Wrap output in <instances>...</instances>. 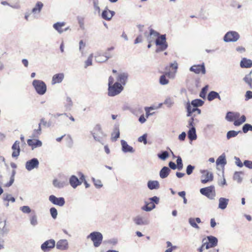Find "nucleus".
Wrapping results in <instances>:
<instances>
[{
	"label": "nucleus",
	"mask_w": 252,
	"mask_h": 252,
	"mask_svg": "<svg viewBox=\"0 0 252 252\" xmlns=\"http://www.w3.org/2000/svg\"><path fill=\"white\" fill-rule=\"evenodd\" d=\"M91 134L94 139L103 144V139L106 137V134L103 132L100 125H96L93 130L91 131Z\"/></svg>",
	"instance_id": "nucleus-1"
},
{
	"label": "nucleus",
	"mask_w": 252,
	"mask_h": 252,
	"mask_svg": "<svg viewBox=\"0 0 252 252\" xmlns=\"http://www.w3.org/2000/svg\"><path fill=\"white\" fill-rule=\"evenodd\" d=\"M32 86L36 93L39 95H43L47 90L46 84L40 80H34L32 83Z\"/></svg>",
	"instance_id": "nucleus-2"
},
{
	"label": "nucleus",
	"mask_w": 252,
	"mask_h": 252,
	"mask_svg": "<svg viewBox=\"0 0 252 252\" xmlns=\"http://www.w3.org/2000/svg\"><path fill=\"white\" fill-rule=\"evenodd\" d=\"M87 238L91 239L95 247H98L102 243L103 235L99 232L94 231L87 236Z\"/></svg>",
	"instance_id": "nucleus-3"
},
{
	"label": "nucleus",
	"mask_w": 252,
	"mask_h": 252,
	"mask_svg": "<svg viewBox=\"0 0 252 252\" xmlns=\"http://www.w3.org/2000/svg\"><path fill=\"white\" fill-rule=\"evenodd\" d=\"M155 43L157 46H159L158 48L156 50L157 53L164 51L168 47L167 43L166 41V35L161 34L159 35L156 40Z\"/></svg>",
	"instance_id": "nucleus-4"
},
{
	"label": "nucleus",
	"mask_w": 252,
	"mask_h": 252,
	"mask_svg": "<svg viewBox=\"0 0 252 252\" xmlns=\"http://www.w3.org/2000/svg\"><path fill=\"white\" fill-rule=\"evenodd\" d=\"M123 86L119 82H115L113 85L108 86V95L114 96L119 94L123 90Z\"/></svg>",
	"instance_id": "nucleus-5"
},
{
	"label": "nucleus",
	"mask_w": 252,
	"mask_h": 252,
	"mask_svg": "<svg viewBox=\"0 0 252 252\" xmlns=\"http://www.w3.org/2000/svg\"><path fill=\"white\" fill-rule=\"evenodd\" d=\"M240 38V35L237 32L229 31L223 36V41L225 42H235Z\"/></svg>",
	"instance_id": "nucleus-6"
},
{
	"label": "nucleus",
	"mask_w": 252,
	"mask_h": 252,
	"mask_svg": "<svg viewBox=\"0 0 252 252\" xmlns=\"http://www.w3.org/2000/svg\"><path fill=\"white\" fill-rule=\"evenodd\" d=\"M200 192L210 199H214L216 195L215 187L213 186L202 188L200 189Z\"/></svg>",
	"instance_id": "nucleus-7"
},
{
	"label": "nucleus",
	"mask_w": 252,
	"mask_h": 252,
	"mask_svg": "<svg viewBox=\"0 0 252 252\" xmlns=\"http://www.w3.org/2000/svg\"><path fill=\"white\" fill-rule=\"evenodd\" d=\"M39 161L36 158H32L28 160L25 163L26 169L30 171L35 168H37L39 166Z\"/></svg>",
	"instance_id": "nucleus-8"
},
{
	"label": "nucleus",
	"mask_w": 252,
	"mask_h": 252,
	"mask_svg": "<svg viewBox=\"0 0 252 252\" xmlns=\"http://www.w3.org/2000/svg\"><path fill=\"white\" fill-rule=\"evenodd\" d=\"M49 200L54 205L60 207L63 206L65 203V199L63 197H57L54 195H51L49 196Z\"/></svg>",
	"instance_id": "nucleus-9"
},
{
	"label": "nucleus",
	"mask_w": 252,
	"mask_h": 252,
	"mask_svg": "<svg viewBox=\"0 0 252 252\" xmlns=\"http://www.w3.org/2000/svg\"><path fill=\"white\" fill-rule=\"evenodd\" d=\"M55 241L54 239H50L44 242L41 246V249L44 252H49L51 249L55 247Z\"/></svg>",
	"instance_id": "nucleus-10"
},
{
	"label": "nucleus",
	"mask_w": 252,
	"mask_h": 252,
	"mask_svg": "<svg viewBox=\"0 0 252 252\" xmlns=\"http://www.w3.org/2000/svg\"><path fill=\"white\" fill-rule=\"evenodd\" d=\"M133 221L137 225H146L150 223L149 220L146 217L137 215L133 218Z\"/></svg>",
	"instance_id": "nucleus-11"
},
{
	"label": "nucleus",
	"mask_w": 252,
	"mask_h": 252,
	"mask_svg": "<svg viewBox=\"0 0 252 252\" xmlns=\"http://www.w3.org/2000/svg\"><path fill=\"white\" fill-rule=\"evenodd\" d=\"M201 173L202 174L201 176V183L206 184L209 181H211L213 179V174L208 172L207 170H201Z\"/></svg>",
	"instance_id": "nucleus-12"
},
{
	"label": "nucleus",
	"mask_w": 252,
	"mask_h": 252,
	"mask_svg": "<svg viewBox=\"0 0 252 252\" xmlns=\"http://www.w3.org/2000/svg\"><path fill=\"white\" fill-rule=\"evenodd\" d=\"M189 70L190 71L194 72L196 74H199L200 72L203 74H205L206 73V69L203 63L201 65H194L191 66L189 68Z\"/></svg>",
	"instance_id": "nucleus-13"
},
{
	"label": "nucleus",
	"mask_w": 252,
	"mask_h": 252,
	"mask_svg": "<svg viewBox=\"0 0 252 252\" xmlns=\"http://www.w3.org/2000/svg\"><path fill=\"white\" fill-rule=\"evenodd\" d=\"M56 246L57 249L61 251L67 250L69 248L68 241L66 239L60 240Z\"/></svg>",
	"instance_id": "nucleus-14"
},
{
	"label": "nucleus",
	"mask_w": 252,
	"mask_h": 252,
	"mask_svg": "<svg viewBox=\"0 0 252 252\" xmlns=\"http://www.w3.org/2000/svg\"><path fill=\"white\" fill-rule=\"evenodd\" d=\"M115 13L114 11L109 10L107 7H106L102 12L101 17L103 19L109 21L115 15Z\"/></svg>",
	"instance_id": "nucleus-15"
},
{
	"label": "nucleus",
	"mask_w": 252,
	"mask_h": 252,
	"mask_svg": "<svg viewBox=\"0 0 252 252\" xmlns=\"http://www.w3.org/2000/svg\"><path fill=\"white\" fill-rule=\"evenodd\" d=\"M27 143L29 146L31 147L32 150L42 145V142L38 139H28Z\"/></svg>",
	"instance_id": "nucleus-16"
},
{
	"label": "nucleus",
	"mask_w": 252,
	"mask_h": 252,
	"mask_svg": "<svg viewBox=\"0 0 252 252\" xmlns=\"http://www.w3.org/2000/svg\"><path fill=\"white\" fill-rule=\"evenodd\" d=\"M19 145L20 142L18 141H16L13 144L12 146V149L13 150L12 157L13 158H17L19 156L20 152Z\"/></svg>",
	"instance_id": "nucleus-17"
},
{
	"label": "nucleus",
	"mask_w": 252,
	"mask_h": 252,
	"mask_svg": "<svg viewBox=\"0 0 252 252\" xmlns=\"http://www.w3.org/2000/svg\"><path fill=\"white\" fill-rule=\"evenodd\" d=\"M192 105H190V103L189 101V100L185 105V107L187 110V116L188 117L193 116V113L196 112L197 107H192Z\"/></svg>",
	"instance_id": "nucleus-18"
},
{
	"label": "nucleus",
	"mask_w": 252,
	"mask_h": 252,
	"mask_svg": "<svg viewBox=\"0 0 252 252\" xmlns=\"http://www.w3.org/2000/svg\"><path fill=\"white\" fill-rule=\"evenodd\" d=\"M121 145H122V150L124 153H133L134 152V150L133 148L128 145L127 142L124 140H122L121 141Z\"/></svg>",
	"instance_id": "nucleus-19"
},
{
	"label": "nucleus",
	"mask_w": 252,
	"mask_h": 252,
	"mask_svg": "<svg viewBox=\"0 0 252 252\" xmlns=\"http://www.w3.org/2000/svg\"><path fill=\"white\" fill-rule=\"evenodd\" d=\"M128 78V74L126 72H122L118 74L117 78L118 82H120L122 85H125Z\"/></svg>",
	"instance_id": "nucleus-20"
},
{
	"label": "nucleus",
	"mask_w": 252,
	"mask_h": 252,
	"mask_svg": "<svg viewBox=\"0 0 252 252\" xmlns=\"http://www.w3.org/2000/svg\"><path fill=\"white\" fill-rule=\"evenodd\" d=\"M69 184L71 186L75 189L77 186L81 185L82 182L75 175H72L69 178Z\"/></svg>",
	"instance_id": "nucleus-21"
},
{
	"label": "nucleus",
	"mask_w": 252,
	"mask_h": 252,
	"mask_svg": "<svg viewBox=\"0 0 252 252\" xmlns=\"http://www.w3.org/2000/svg\"><path fill=\"white\" fill-rule=\"evenodd\" d=\"M229 202V199L224 197H220L219 199L218 208L221 210L226 208Z\"/></svg>",
	"instance_id": "nucleus-22"
},
{
	"label": "nucleus",
	"mask_w": 252,
	"mask_h": 252,
	"mask_svg": "<svg viewBox=\"0 0 252 252\" xmlns=\"http://www.w3.org/2000/svg\"><path fill=\"white\" fill-rule=\"evenodd\" d=\"M227 163L225 153H222L216 160L217 165H221L224 167Z\"/></svg>",
	"instance_id": "nucleus-23"
},
{
	"label": "nucleus",
	"mask_w": 252,
	"mask_h": 252,
	"mask_svg": "<svg viewBox=\"0 0 252 252\" xmlns=\"http://www.w3.org/2000/svg\"><path fill=\"white\" fill-rule=\"evenodd\" d=\"M188 137L190 141L195 140L197 139L196 129L194 126H192L189 128L188 132Z\"/></svg>",
	"instance_id": "nucleus-24"
},
{
	"label": "nucleus",
	"mask_w": 252,
	"mask_h": 252,
	"mask_svg": "<svg viewBox=\"0 0 252 252\" xmlns=\"http://www.w3.org/2000/svg\"><path fill=\"white\" fill-rule=\"evenodd\" d=\"M240 66L242 68H250L252 67V61L250 59L243 58L241 61Z\"/></svg>",
	"instance_id": "nucleus-25"
},
{
	"label": "nucleus",
	"mask_w": 252,
	"mask_h": 252,
	"mask_svg": "<svg viewBox=\"0 0 252 252\" xmlns=\"http://www.w3.org/2000/svg\"><path fill=\"white\" fill-rule=\"evenodd\" d=\"M148 188L151 189H158L159 188V183L158 181L150 180L147 183Z\"/></svg>",
	"instance_id": "nucleus-26"
},
{
	"label": "nucleus",
	"mask_w": 252,
	"mask_h": 252,
	"mask_svg": "<svg viewBox=\"0 0 252 252\" xmlns=\"http://www.w3.org/2000/svg\"><path fill=\"white\" fill-rule=\"evenodd\" d=\"M216 98L221 100L220 96L217 92L212 91L210 92L207 96V99L209 101H211Z\"/></svg>",
	"instance_id": "nucleus-27"
},
{
	"label": "nucleus",
	"mask_w": 252,
	"mask_h": 252,
	"mask_svg": "<svg viewBox=\"0 0 252 252\" xmlns=\"http://www.w3.org/2000/svg\"><path fill=\"white\" fill-rule=\"evenodd\" d=\"M170 169L167 166H164L159 171V176L162 179L166 178L169 174Z\"/></svg>",
	"instance_id": "nucleus-28"
},
{
	"label": "nucleus",
	"mask_w": 252,
	"mask_h": 252,
	"mask_svg": "<svg viewBox=\"0 0 252 252\" xmlns=\"http://www.w3.org/2000/svg\"><path fill=\"white\" fill-rule=\"evenodd\" d=\"M64 78V75L63 73H58L54 75L52 78V84H55L56 83H61Z\"/></svg>",
	"instance_id": "nucleus-29"
},
{
	"label": "nucleus",
	"mask_w": 252,
	"mask_h": 252,
	"mask_svg": "<svg viewBox=\"0 0 252 252\" xmlns=\"http://www.w3.org/2000/svg\"><path fill=\"white\" fill-rule=\"evenodd\" d=\"M73 102L70 97L67 96L64 102V106L67 111H69L71 109L73 106Z\"/></svg>",
	"instance_id": "nucleus-30"
},
{
	"label": "nucleus",
	"mask_w": 252,
	"mask_h": 252,
	"mask_svg": "<svg viewBox=\"0 0 252 252\" xmlns=\"http://www.w3.org/2000/svg\"><path fill=\"white\" fill-rule=\"evenodd\" d=\"M239 113H234L232 112H228L225 116V119L229 122H232L234 119L239 117Z\"/></svg>",
	"instance_id": "nucleus-31"
},
{
	"label": "nucleus",
	"mask_w": 252,
	"mask_h": 252,
	"mask_svg": "<svg viewBox=\"0 0 252 252\" xmlns=\"http://www.w3.org/2000/svg\"><path fill=\"white\" fill-rule=\"evenodd\" d=\"M64 22H57L55 23L53 27L55 30H56L59 33L62 34L63 32V30L62 29V27L65 25Z\"/></svg>",
	"instance_id": "nucleus-32"
},
{
	"label": "nucleus",
	"mask_w": 252,
	"mask_h": 252,
	"mask_svg": "<svg viewBox=\"0 0 252 252\" xmlns=\"http://www.w3.org/2000/svg\"><path fill=\"white\" fill-rule=\"evenodd\" d=\"M53 185L54 187L58 189L63 188L66 185V183L64 181H60L55 179L53 181Z\"/></svg>",
	"instance_id": "nucleus-33"
},
{
	"label": "nucleus",
	"mask_w": 252,
	"mask_h": 252,
	"mask_svg": "<svg viewBox=\"0 0 252 252\" xmlns=\"http://www.w3.org/2000/svg\"><path fill=\"white\" fill-rule=\"evenodd\" d=\"M252 73V71H250V72L246 75L245 77L243 78V80L249 86V89H252V78L251 77V75Z\"/></svg>",
	"instance_id": "nucleus-34"
},
{
	"label": "nucleus",
	"mask_w": 252,
	"mask_h": 252,
	"mask_svg": "<svg viewBox=\"0 0 252 252\" xmlns=\"http://www.w3.org/2000/svg\"><path fill=\"white\" fill-rule=\"evenodd\" d=\"M207 239L209 241V245L212 248L216 247L218 244V239L213 236H209L207 237Z\"/></svg>",
	"instance_id": "nucleus-35"
},
{
	"label": "nucleus",
	"mask_w": 252,
	"mask_h": 252,
	"mask_svg": "<svg viewBox=\"0 0 252 252\" xmlns=\"http://www.w3.org/2000/svg\"><path fill=\"white\" fill-rule=\"evenodd\" d=\"M43 6V3L40 1H38L36 3L35 6L32 8V13L34 14L39 13L41 11V10Z\"/></svg>",
	"instance_id": "nucleus-36"
},
{
	"label": "nucleus",
	"mask_w": 252,
	"mask_h": 252,
	"mask_svg": "<svg viewBox=\"0 0 252 252\" xmlns=\"http://www.w3.org/2000/svg\"><path fill=\"white\" fill-rule=\"evenodd\" d=\"M95 60L98 63H104L106 62L107 60H105V58L101 52H97L95 55Z\"/></svg>",
	"instance_id": "nucleus-37"
},
{
	"label": "nucleus",
	"mask_w": 252,
	"mask_h": 252,
	"mask_svg": "<svg viewBox=\"0 0 252 252\" xmlns=\"http://www.w3.org/2000/svg\"><path fill=\"white\" fill-rule=\"evenodd\" d=\"M2 199L3 202H14L15 201V198L11 194L5 193L3 194Z\"/></svg>",
	"instance_id": "nucleus-38"
},
{
	"label": "nucleus",
	"mask_w": 252,
	"mask_h": 252,
	"mask_svg": "<svg viewBox=\"0 0 252 252\" xmlns=\"http://www.w3.org/2000/svg\"><path fill=\"white\" fill-rule=\"evenodd\" d=\"M243 175V172L241 171L235 172L233 175V179L236 181L238 183H241L242 181V175Z\"/></svg>",
	"instance_id": "nucleus-39"
},
{
	"label": "nucleus",
	"mask_w": 252,
	"mask_h": 252,
	"mask_svg": "<svg viewBox=\"0 0 252 252\" xmlns=\"http://www.w3.org/2000/svg\"><path fill=\"white\" fill-rule=\"evenodd\" d=\"M120 137V131L118 126H116L114 128L113 132L112 133V140L116 141L117 139Z\"/></svg>",
	"instance_id": "nucleus-40"
},
{
	"label": "nucleus",
	"mask_w": 252,
	"mask_h": 252,
	"mask_svg": "<svg viewBox=\"0 0 252 252\" xmlns=\"http://www.w3.org/2000/svg\"><path fill=\"white\" fill-rule=\"evenodd\" d=\"M204 103V102L200 99H195L190 102V105H192L193 107H197L202 106Z\"/></svg>",
	"instance_id": "nucleus-41"
},
{
	"label": "nucleus",
	"mask_w": 252,
	"mask_h": 252,
	"mask_svg": "<svg viewBox=\"0 0 252 252\" xmlns=\"http://www.w3.org/2000/svg\"><path fill=\"white\" fill-rule=\"evenodd\" d=\"M114 49V47H109L107 49L106 52L104 53H101L105 57L104 58L105 60H108L109 59L112 58V55L110 52L113 51Z\"/></svg>",
	"instance_id": "nucleus-42"
},
{
	"label": "nucleus",
	"mask_w": 252,
	"mask_h": 252,
	"mask_svg": "<svg viewBox=\"0 0 252 252\" xmlns=\"http://www.w3.org/2000/svg\"><path fill=\"white\" fill-rule=\"evenodd\" d=\"M30 224L33 226H35L38 224V220H37V216L36 214H34L32 215L29 218Z\"/></svg>",
	"instance_id": "nucleus-43"
},
{
	"label": "nucleus",
	"mask_w": 252,
	"mask_h": 252,
	"mask_svg": "<svg viewBox=\"0 0 252 252\" xmlns=\"http://www.w3.org/2000/svg\"><path fill=\"white\" fill-rule=\"evenodd\" d=\"M169 156L168 152L166 151H162L158 154V157L163 160H165Z\"/></svg>",
	"instance_id": "nucleus-44"
},
{
	"label": "nucleus",
	"mask_w": 252,
	"mask_h": 252,
	"mask_svg": "<svg viewBox=\"0 0 252 252\" xmlns=\"http://www.w3.org/2000/svg\"><path fill=\"white\" fill-rule=\"evenodd\" d=\"M41 133V123L38 124V128L33 130L32 138H37Z\"/></svg>",
	"instance_id": "nucleus-45"
},
{
	"label": "nucleus",
	"mask_w": 252,
	"mask_h": 252,
	"mask_svg": "<svg viewBox=\"0 0 252 252\" xmlns=\"http://www.w3.org/2000/svg\"><path fill=\"white\" fill-rule=\"evenodd\" d=\"M240 132V131H236L235 130H230L228 131L226 133V138L228 140L230 139L231 138L236 137L238 133Z\"/></svg>",
	"instance_id": "nucleus-46"
},
{
	"label": "nucleus",
	"mask_w": 252,
	"mask_h": 252,
	"mask_svg": "<svg viewBox=\"0 0 252 252\" xmlns=\"http://www.w3.org/2000/svg\"><path fill=\"white\" fill-rule=\"evenodd\" d=\"M163 104L166 105L167 107H171L174 104V99L172 97H167L164 100Z\"/></svg>",
	"instance_id": "nucleus-47"
},
{
	"label": "nucleus",
	"mask_w": 252,
	"mask_h": 252,
	"mask_svg": "<svg viewBox=\"0 0 252 252\" xmlns=\"http://www.w3.org/2000/svg\"><path fill=\"white\" fill-rule=\"evenodd\" d=\"M246 121V118L245 115H242L240 119L236 120L234 122V125L235 126H239Z\"/></svg>",
	"instance_id": "nucleus-48"
},
{
	"label": "nucleus",
	"mask_w": 252,
	"mask_h": 252,
	"mask_svg": "<svg viewBox=\"0 0 252 252\" xmlns=\"http://www.w3.org/2000/svg\"><path fill=\"white\" fill-rule=\"evenodd\" d=\"M196 115L195 114H193V116H191L190 118L188 121V126L189 127H192L194 126V124L195 122H198V121L197 119H195L194 117H195Z\"/></svg>",
	"instance_id": "nucleus-49"
},
{
	"label": "nucleus",
	"mask_w": 252,
	"mask_h": 252,
	"mask_svg": "<svg viewBox=\"0 0 252 252\" xmlns=\"http://www.w3.org/2000/svg\"><path fill=\"white\" fill-rule=\"evenodd\" d=\"M89 1L92 2L94 10L99 12L100 9L99 6V0H89Z\"/></svg>",
	"instance_id": "nucleus-50"
},
{
	"label": "nucleus",
	"mask_w": 252,
	"mask_h": 252,
	"mask_svg": "<svg viewBox=\"0 0 252 252\" xmlns=\"http://www.w3.org/2000/svg\"><path fill=\"white\" fill-rule=\"evenodd\" d=\"M209 86L208 85H206L204 87H203L201 89V91L199 94V96L202 98H205L206 97V95L207 92L208 90Z\"/></svg>",
	"instance_id": "nucleus-51"
},
{
	"label": "nucleus",
	"mask_w": 252,
	"mask_h": 252,
	"mask_svg": "<svg viewBox=\"0 0 252 252\" xmlns=\"http://www.w3.org/2000/svg\"><path fill=\"white\" fill-rule=\"evenodd\" d=\"M242 130L244 133H247L249 131H252V125L249 124H245L243 126Z\"/></svg>",
	"instance_id": "nucleus-52"
},
{
	"label": "nucleus",
	"mask_w": 252,
	"mask_h": 252,
	"mask_svg": "<svg viewBox=\"0 0 252 252\" xmlns=\"http://www.w3.org/2000/svg\"><path fill=\"white\" fill-rule=\"evenodd\" d=\"M159 81V83L162 85H167L169 83V80L166 78L165 75L160 76Z\"/></svg>",
	"instance_id": "nucleus-53"
},
{
	"label": "nucleus",
	"mask_w": 252,
	"mask_h": 252,
	"mask_svg": "<svg viewBox=\"0 0 252 252\" xmlns=\"http://www.w3.org/2000/svg\"><path fill=\"white\" fill-rule=\"evenodd\" d=\"M189 224L193 228H195L196 229H199V226L196 223L194 218H190L189 219Z\"/></svg>",
	"instance_id": "nucleus-54"
},
{
	"label": "nucleus",
	"mask_w": 252,
	"mask_h": 252,
	"mask_svg": "<svg viewBox=\"0 0 252 252\" xmlns=\"http://www.w3.org/2000/svg\"><path fill=\"white\" fill-rule=\"evenodd\" d=\"M20 210L24 214H30L32 210L28 206H23L20 207Z\"/></svg>",
	"instance_id": "nucleus-55"
},
{
	"label": "nucleus",
	"mask_w": 252,
	"mask_h": 252,
	"mask_svg": "<svg viewBox=\"0 0 252 252\" xmlns=\"http://www.w3.org/2000/svg\"><path fill=\"white\" fill-rule=\"evenodd\" d=\"M93 57V54H91L89 55L87 60L85 63V67L87 68L88 66L92 64V59Z\"/></svg>",
	"instance_id": "nucleus-56"
},
{
	"label": "nucleus",
	"mask_w": 252,
	"mask_h": 252,
	"mask_svg": "<svg viewBox=\"0 0 252 252\" xmlns=\"http://www.w3.org/2000/svg\"><path fill=\"white\" fill-rule=\"evenodd\" d=\"M50 213L52 217L54 219H56L58 215L57 210L55 207H52L50 209Z\"/></svg>",
	"instance_id": "nucleus-57"
},
{
	"label": "nucleus",
	"mask_w": 252,
	"mask_h": 252,
	"mask_svg": "<svg viewBox=\"0 0 252 252\" xmlns=\"http://www.w3.org/2000/svg\"><path fill=\"white\" fill-rule=\"evenodd\" d=\"M92 180L94 182V185L96 188L99 189L102 187L103 185L100 180H96L94 178H93Z\"/></svg>",
	"instance_id": "nucleus-58"
},
{
	"label": "nucleus",
	"mask_w": 252,
	"mask_h": 252,
	"mask_svg": "<svg viewBox=\"0 0 252 252\" xmlns=\"http://www.w3.org/2000/svg\"><path fill=\"white\" fill-rule=\"evenodd\" d=\"M177 168L178 170H181L183 168V164L182 162V159L180 157H178L176 160Z\"/></svg>",
	"instance_id": "nucleus-59"
},
{
	"label": "nucleus",
	"mask_w": 252,
	"mask_h": 252,
	"mask_svg": "<svg viewBox=\"0 0 252 252\" xmlns=\"http://www.w3.org/2000/svg\"><path fill=\"white\" fill-rule=\"evenodd\" d=\"M147 134L145 133L143 135L140 136L138 139V141L139 142H143L144 144H146L147 143Z\"/></svg>",
	"instance_id": "nucleus-60"
},
{
	"label": "nucleus",
	"mask_w": 252,
	"mask_h": 252,
	"mask_svg": "<svg viewBox=\"0 0 252 252\" xmlns=\"http://www.w3.org/2000/svg\"><path fill=\"white\" fill-rule=\"evenodd\" d=\"M194 168H195L194 166L191 165L190 164L188 165L187 166V169H186V173L188 175H190L192 173Z\"/></svg>",
	"instance_id": "nucleus-61"
},
{
	"label": "nucleus",
	"mask_w": 252,
	"mask_h": 252,
	"mask_svg": "<svg viewBox=\"0 0 252 252\" xmlns=\"http://www.w3.org/2000/svg\"><path fill=\"white\" fill-rule=\"evenodd\" d=\"M145 205L142 206L141 207V209L143 211H146V212H150L151 211V209L150 208V207L149 206V205L151 204V203L148 202L147 201H145Z\"/></svg>",
	"instance_id": "nucleus-62"
},
{
	"label": "nucleus",
	"mask_w": 252,
	"mask_h": 252,
	"mask_svg": "<svg viewBox=\"0 0 252 252\" xmlns=\"http://www.w3.org/2000/svg\"><path fill=\"white\" fill-rule=\"evenodd\" d=\"M79 51L81 53L82 55H83V52H84L83 50L86 46V43H84L82 40H81L79 41Z\"/></svg>",
	"instance_id": "nucleus-63"
},
{
	"label": "nucleus",
	"mask_w": 252,
	"mask_h": 252,
	"mask_svg": "<svg viewBox=\"0 0 252 252\" xmlns=\"http://www.w3.org/2000/svg\"><path fill=\"white\" fill-rule=\"evenodd\" d=\"M243 165L250 169H252V161L251 160H245Z\"/></svg>",
	"instance_id": "nucleus-64"
}]
</instances>
